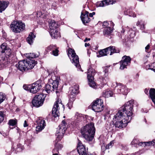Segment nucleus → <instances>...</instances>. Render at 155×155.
<instances>
[{"label":"nucleus","instance_id":"nucleus-1","mask_svg":"<svg viewBox=\"0 0 155 155\" xmlns=\"http://www.w3.org/2000/svg\"><path fill=\"white\" fill-rule=\"evenodd\" d=\"M134 102V100H131L119 108L113 120V124L116 127L120 128L125 127L130 122L132 119Z\"/></svg>","mask_w":155,"mask_h":155},{"label":"nucleus","instance_id":"nucleus-2","mask_svg":"<svg viewBox=\"0 0 155 155\" xmlns=\"http://www.w3.org/2000/svg\"><path fill=\"white\" fill-rule=\"evenodd\" d=\"M81 133L83 137L88 141L93 140L95 132V128L93 123L88 124L81 129Z\"/></svg>","mask_w":155,"mask_h":155},{"label":"nucleus","instance_id":"nucleus-3","mask_svg":"<svg viewBox=\"0 0 155 155\" xmlns=\"http://www.w3.org/2000/svg\"><path fill=\"white\" fill-rule=\"evenodd\" d=\"M11 55V50L7 46V44H2L0 46V59L2 61L3 64H6L10 63Z\"/></svg>","mask_w":155,"mask_h":155},{"label":"nucleus","instance_id":"nucleus-4","mask_svg":"<svg viewBox=\"0 0 155 155\" xmlns=\"http://www.w3.org/2000/svg\"><path fill=\"white\" fill-rule=\"evenodd\" d=\"M37 62L34 60L28 59L19 61L16 65L20 71H26L33 68Z\"/></svg>","mask_w":155,"mask_h":155},{"label":"nucleus","instance_id":"nucleus-5","mask_svg":"<svg viewBox=\"0 0 155 155\" xmlns=\"http://www.w3.org/2000/svg\"><path fill=\"white\" fill-rule=\"evenodd\" d=\"M68 55L69 57H71L72 58L71 61L72 63L75 65L78 70L83 71L79 64L78 57L76 54L74 50L71 48H69L68 51Z\"/></svg>","mask_w":155,"mask_h":155},{"label":"nucleus","instance_id":"nucleus-6","mask_svg":"<svg viewBox=\"0 0 155 155\" xmlns=\"http://www.w3.org/2000/svg\"><path fill=\"white\" fill-rule=\"evenodd\" d=\"M10 28L14 32L18 33L25 29V25L21 21H14L10 25Z\"/></svg>","mask_w":155,"mask_h":155},{"label":"nucleus","instance_id":"nucleus-7","mask_svg":"<svg viewBox=\"0 0 155 155\" xmlns=\"http://www.w3.org/2000/svg\"><path fill=\"white\" fill-rule=\"evenodd\" d=\"M67 124L64 120H63L61 124L59 125L56 133L57 140H60L63 137L65 131L67 129Z\"/></svg>","mask_w":155,"mask_h":155},{"label":"nucleus","instance_id":"nucleus-8","mask_svg":"<svg viewBox=\"0 0 155 155\" xmlns=\"http://www.w3.org/2000/svg\"><path fill=\"white\" fill-rule=\"evenodd\" d=\"M46 94L42 93L35 96L32 101V104L34 106L39 107L43 103Z\"/></svg>","mask_w":155,"mask_h":155},{"label":"nucleus","instance_id":"nucleus-9","mask_svg":"<svg viewBox=\"0 0 155 155\" xmlns=\"http://www.w3.org/2000/svg\"><path fill=\"white\" fill-rule=\"evenodd\" d=\"M62 106L64 109V106L62 105L61 99H58L55 102L52 110V114L55 117H58L60 113L59 111L60 107Z\"/></svg>","mask_w":155,"mask_h":155},{"label":"nucleus","instance_id":"nucleus-10","mask_svg":"<svg viewBox=\"0 0 155 155\" xmlns=\"http://www.w3.org/2000/svg\"><path fill=\"white\" fill-rule=\"evenodd\" d=\"M103 101L101 99H97L94 101L92 105V110L97 112L102 111L103 109Z\"/></svg>","mask_w":155,"mask_h":155},{"label":"nucleus","instance_id":"nucleus-11","mask_svg":"<svg viewBox=\"0 0 155 155\" xmlns=\"http://www.w3.org/2000/svg\"><path fill=\"white\" fill-rule=\"evenodd\" d=\"M43 83V81L41 79H39L37 81L31 84L30 86V92L33 94H35L40 90L41 88V85Z\"/></svg>","mask_w":155,"mask_h":155},{"label":"nucleus","instance_id":"nucleus-12","mask_svg":"<svg viewBox=\"0 0 155 155\" xmlns=\"http://www.w3.org/2000/svg\"><path fill=\"white\" fill-rule=\"evenodd\" d=\"M131 60V58L129 56H124L120 63V69L123 70L125 68H127V66L130 64Z\"/></svg>","mask_w":155,"mask_h":155},{"label":"nucleus","instance_id":"nucleus-13","mask_svg":"<svg viewBox=\"0 0 155 155\" xmlns=\"http://www.w3.org/2000/svg\"><path fill=\"white\" fill-rule=\"evenodd\" d=\"M115 90L117 93L121 94L124 95H126L128 92L127 87L120 83L118 84L116 86Z\"/></svg>","mask_w":155,"mask_h":155},{"label":"nucleus","instance_id":"nucleus-14","mask_svg":"<svg viewBox=\"0 0 155 155\" xmlns=\"http://www.w3.org/2000/svg\"><path fill=\"white\" fill-rule=\"evenodd\" d=\"M84 118H86L87 119L90 120V119L92 120L91 117L83 115L81 114H79L78 113H76L74 116V122L76 124H78L79 123L84 121Z\"/></svg>","mask_w":155,"mask_h":155},{"label":"nucleus","instance_id":"nucleus-15","mask_svg":"<svg viewBox=\"0 0 155 155\" xmlns=\"http://www.w3.org/2000/svg\"><path fill=\"white\" fill-rule=\"evenodd\" d=\"M77 150L79 155H87V150L85 146L79 140L77 145Z\"/></svg>","mask_w":155,"mask_h":155},{"label":"nucleus","instance_id":"nucleus-16","mask_svg":"<svg viewBox=\"0 0 155 155\" xmlns=\"http://www.w3.org/2000/svg\"><path fill=\"white\" fill-rule=\"evenodd\" d=\"M37 122V126L36 127V130L39 132L44 128L46 126L45 122V120L41 118H40L38 120Z\"/></svg>","mask_w":155,"mask_h":155},{"label":"nucleus","instance_id":"nucleus-17","mask_svg":"<svg viewBox=\"0 0 155 155\" xmlns=\"http://www.w3.org/2000/svg\"><path fill=\"white\" fill-rule=\"evenodd\" d=\"M88 12L85 10L82 11L81 18V20L84 24L87 23L91 21L88 16Z\"/></svg>","mask_w":155,"mask_h":155},{"label":"nucleus","instance_id":"nucleus-18","mask_svg":"<svg viewBox=\"0 0 155 155\" xmlns=\"http://www.w3.org/2000/svg\"><path fill=\"white\" fill-rule=\"evenodd\" d=\"M53 78L54 79L53 80L51 78L49 80V81L51 82H51H52L51 84L52 87L54 89V90H56L58 87L59 80H60V78H58L57 79L56 78Z\"/></svg>","mask_w":155,"mask_h":155},{"label":"nucleus","instance_id":"nucleus-19","mask_svg":"<svg viewBox=\"0 0 155 155\" xmlns=\"http://www.w3.org/2000/svg\"><path fill=\"white\" fill-rule=\"evenodd\" d=\"M35 37V35L32 32H31L26 39L27 42L30 45H31L33 43Z\"/></svg>","mask_w":155,"mask_h":155},{"label":"nucleus","instance_id":"nucleus-20","mask_svg":"<svg viewBox=\"0 0 155 155\" xmlns=\"http://www.w3.org/2000/svg\"><path fill=\"white\" fill-rule=\"evenodd\" d=\"M49 33L52 38H57L58 37H60V33L57 29L50 31Z\"/></svg>","mask_w":155,"mask_h":155},{"label":"nucleus","instance_id":"nucleus-21","mask_svg":"<svg viewBox=\"0 0 155 155\" xmlns=\"http://www.w3.org/2000/svg\"><path fill=\"white\" fill-rule=\"evenodd\" d=\"M8 2L2 1L0 2V12H2L4 11L8 5Z\"/></svg>","mask_w":155,"mask_h":155},{"label":"nucleus","instance_id":"nucleus-22","mask_svg":"<svg viewBox=\"0 0 155 155\" xmlns=\"http://www.w3.org/2000/svg\"><path fill=\"white\" fill-rule=\"evenodd\" d=\"M49 25L50 31L56 30L58 26V24L53 20L51 21Z\"/></svg>","mask_w":155,"mask_h":155},{"label":"nucleus","instance_id":"nucleus-23","mask_svg":"<svg viewBox=\"0 0 155 155\" xmlns=\"http://www.w3.org/2000/svg\"><path fill=\"white\" fill-rule=\"evenodd\" d=\"M113 0H104L101 2L99 6L100 7H104L113 4Z\"/></svg>","mask_w":155,"mask_h":155},{"label":"nucleus","instance_id":"nucleus-24","mask_svg":"<svg viewBox=\"0 0 155 155\" xmlns=\"http://www.w3.org/2000/svg\"><path fill=\"white\" fill-rule=\"evenodd\" d=\"M107 49L108 52L110 51V55H112L113 54L115 53H119L120 51V50L117 49L115 47L113 46H110Z\"/></svg>","mask_w":155,"mask_h":155},{"label":"nucleus","instance_id":"nucleus-25","mask_svg":"<svg viewBox=\"0 0 155 155\" xmlns=\"http://www.w3.org/2000/svg\"><path fill=\"white\" fill-rule=\"evenodd\" d=\"M150 97L153 102L155 106V89L151 88L149 91Z\"/></svg>","mask_w":155,"mask_h":155},{"label":"nucleus","instance_id":"nucleus-26","mask_svg":"<svg viewBox=\"0 0 155 155\" xmlns=\"http://www.w3.org/2000/svg\"><path fill=\"white\" fill-rule=\"evenodd\" d=\"M109 53V52H108L107 48L101 50L99 52V54L97 55L98 57H100L102 56L107 55Z\"/></svg>","mask_w":155,"mask_h":155},{"label":"nucleus","instance_id":"nucleus-27","mask_svg":"<svg viewBox=\"0 0 155 155\" xmlns=\"http://www.w3.org/2000/svg\"><path fill=\"white\" fill-rule=\"evenodd\" d=\"M95 74V70L91 68H89L88 70L87 78H94Z\"/></svg>","mask_w":155,"mask_h":155},{"label":"nucleus","instance_id":"nucleus-28","mask_svg":"<svg viewBox=\"0 0 155 155\" xmlns=\"http://www.w3.org/2000/svg\"><path fill=\"white\" fill-rule=\"evenodd\" d=\"M155 143V140H153L152 141L140 142L139 143V145L142 146H149L150 145L153 146Z\"/></svg>","mask_w":155,"mask_h":155},{"label":"nucleus","instance_id":"nucleus-29","mask_svg":"<svg viewBox=\"0 0 155 155\" xmlns=\"http://www.w3.org/2000/svg\"><path fill=\"white\" fill-rule=\"evenodd\" d=\"M88 84L90 86L94 88L97 87L96 83L94 81V78H88Z\"/></svg>","mask_w":155,"mask_h":155},{"label":"nucleus","instance_id":"nucleus-30","mask_svg":"<svg viewBox=\"0 0 155 155\" xmlns=\"http://www.w3.org/2000/svg\"><path fill=\"white\" fill-rule=\"evenodd\" d=\"M40 55V53L39 52H38L35 53H30L26 54V56L27 58H34L36 57H37Z\"/></svg>","mask_w":155,"mask_h":155},{"label":"nucleus","instance_id":"nucleus-31","mask_svg":"<svg viewBox=\"0 0 155 155\" xmlns=\"http://www.w3.org/2000/svg\"><path fill=\"white\" fill-rule=\"evenodd\" d=\"M54 89L52 87V85L50 84H47L46 86L45 90H44L43 91V93L45 91L46 92L48 93H50L52 91H54Z\"/></svg>","mask_w":155,"mask_h":155},{"label":"nucleus","instance_id":"nucleus-32","mask_svg":"<svg viewBox=\"0 0 155 155\" xmlns=\"http://www.w3.org/2000/svg\"><path fill=\"white\" fill-rule=\"evenodd\" d=\"M112 30L110 27L105 28L103 31L104 35L105 36H107L110 35L112 32Z\"/></svg>","mask_w":155,"mask_h":155},{"label":"nucleus","instance_id":"nucleus-33","mask_svg":"<svg viewBox=\"0 0 155 155\" xmlns=\"http://www.w3.org/2000/svg\"><path fill=\"white\" fill-rule=\"evenodd\" d=\"M103 96L105 97H108L112 96L113 92L110 90H107L103 92Z\"/></svg>","mask_w":155,"mask_h":155},{"label":"nucleus","instance_id":"nucleus-34","mask_svg":"<svg viewBox=\"0 0 155 155\" xmlns=\"http://www.w3.org/2000/svg\"><path fill=\"white\" fill-rule=\"evenodd\" d=\"M71 91L70 92L71 94H76L78 92V85H75L72 87Z\"/></svg>","mask_w":155,"mask_h":155},{"label":"nucleus","instance_id":"nucleus-35","mask_svg":"<svg viewBox=\"0 0 155 155\" xmlns=\"http://www.w3.org/2000/svg\"><path fill=\"white\" fill-rule=\"evenodd\" d=\"M129 12H127V11H124V13L125 15H128L130 16H132L133 17H136V15L132 11V10H128Z\"/></svg>","mask_w":155,"mask_h":155},{"label":"nucleus","instance_id":"nucleus-36","mask_svg":"<svg viewBox=\"0 0 155 155\" xmlns=\"http://www.w3.org/2000/svg\"><path fill=\"white\" fill-rule=\"evenodd\" d=\"M128 34L129 35V39L134 38L135 36V31L132 29L129 30L128 32Z\"/></svg>","mask_w":155,"mask_h":155},{"label":"nucleus","instance_id":"nucleus-37","mask_svg":"<svg viewBox=\"0 0 155 155\" xmlns=\"http://www.w3.org/2000/svg\"><path fill=\"white\" fill-rule=\"evenodd\" d=\"M5 100H7L6 95L3 93L0 92V104Z\"/></svg>","mask_w":155,"mask_h":155},{"label":"nucleus","instance_id":"nucleus-38","mask_svg":"<svg viewBox=\"0 0 155 155\" xmlns=\"http://www.w3.org/2000/svg\"><path fill=\"white\" fill-rule=\"evenodd\" d=\"M45 73L46 75V77H49L52 78L54 77V73L49 71H46Z\"/></svg>","mask_w":155,"mask_h":155},{"label":"nucleus","instance_id":"nucleus-39","mask_svg":"<svg viewBox=\"0 0 155 155\" xmlns=\"http://www.w3.org/2000/svg\"><path fill=\"white\" fill-rule=\"evenodd\" d=\"M137 25L140 26L141 30H143L145 28L144 22L142 20L138 21L137 23Z\"/></svg>","mask_w":155,"mask_h":155},{"label":"nucleus","instance_id":"nucleus-40","mask_svg":"<svg viewBox=\"0 0 155 155\" xmlns=\"http://www.w3.org/2000/svg\"><path fill=\"white\" fill-rule=\"evenodd\" d=\"M17 123V120L13 119L10 120L8 123V124L10 126H14Z\"/></svg>","mask_w":155,"mask_h":155},{"label":"nucleus","instance_id":"nucleus-41","mask_svg":"<svg viewBox=\"0 0 155 155\" xmlns=\"http://www.w3.org/2000/svg\"><path fill=\"white\" fill-rule=\"evenodd\" d=\"M56 46L53 45H51L47 48V49L48 51H49L51 50H52L53 51L55 49H56Z\"/></svg>","mask_w":155,"mask_h":155},{"label":"nucleus","instance_id":"nucleus-42","mask_svg":"<svg viewBox=\"0 0 155 155\" xmlns=\"http://www.w3.org/2000/svg\"><path fill=\"white\" fill-rule=\"evenodd\" d=\"M55 147L58 149V150H59L61 149L63 147V146L62 144L56 143L55 144Z\"/></svg>","mask_w":155,"mask_h":155},{"label":"nucleus","instance_id":"nucleus-43","mask_svg":"<svg viewBox=\"0 0 155 155\" xmlns=\"http://www.w3.org/2000/svg\"><path fill=\"white\" fill-rule=\"evenodd\" d=\"M4 114L2 111H0V123L2 122L4 120Z\"/></svg>","mask_w":155,"mask_h":155},{"label":"nucleus","instance_id":"nucleus-44","mask_svg":"<svg viewBox=\"0 0 155 155\" xmlns=\"http://www.w3.org/2000/svg\"><path fill=\"white\" fill-rule=\"evenodd\" d=\"M114 144V142L113 141H112L108 143L107 145L105 147V148L106 149H109L110 148L112 147V146H113Z\"/></svg>","mask_w":155,"mask_h":155},{"label":"nucleus","instance_id":"nucleus-45","mask_svg":"<svg viewBox=\"0 0 155 155\" xmlns=\"http://www.w3.org/2000/svg\"><path fill=\"white\" fill-rule=\"evenodd\" d=\"M75 94H71L70 93L69 95V100L71 101H74L75 99Z\"/></svg>","mask_w":155,"mask_h":155},{"label":"nucleus","instance_id":"nucleus-46","mask_svg":"<svg viewBox=\"0 0 155 155\" xmlns=\"http://www.w3.org/2000/svg\"><path fill=\"white\" fill-rule=\"evenodd\" d=\"M108 68L107 67H105L104 68V76L103 78L106 77L108 76L107 72L108 71Z\"/></svg>","mask_w":155,"mask_h":155},{"label":"nucleus","instance_id":"nucleus-47","mask_svg":"<svg viewBox=\"0 0 155 155\" xmlns=\"http://www.w3.org/2000/svg\"><path fill=\"white\" fill-rule=\"evenodd\" d=\"M73 101H71L70 100H69V102L68 104L67 105V106L68 107V108L70 109L72 107L73 104Z\"/></svg>","mask_w":155,"mask_h":155},{"label":"nucleus","instance_id":"nucleus-48","mask_svg":"<svg viewBox=\"0 0 155 155\" xmlns=\"http://www.w3.org/2000/svg\"><path fill=\"white\" fill-rule=\"evenodd\" d=\"M150 68L149 69L153 70L155 72V62L153 63L149 66Z\"/></svg>","mask_w":155,"mask_h":155},{"label":"nucleus","instance_id":"nucleus-49","mask_svg":"<svg viewBox=\"0 0 155 155\" xmlns=\"http://www.w3.org/2000/svg\"><path fill=\"white\" fill-rule=\"evenodd\" d=\"M58 52L59 51L56 47V49H55L52 51L53 54L55 56H58Z\"/></svg>","mask_w":155,"mask_h":155},{"label":"nucleus","instance_id":"nucleus-50","mask_svg":"<svg viewBox=\"0 0 155 155\" xmlns=\"http://www.w3.org/2000/svg\"><path fill=\"white\" fill-rule=\"evenodd\" d=\"M31 85H24L23 86V88L26 91H30V86Z\"/></svg>","mask_w":155,"mask_h":155},{"label":"nucleus","instance_id":"nucleus-51","mask_svg":"<svg viewBox=\"0 0 155 155\" xmlns=\"http://www.w3.org/2000/svg\"><path fill=\"white\" fill-rule=\"evenodd\" d=\"M18 4L20 6H23L25 4V0H19Z\"/></svg>","mask_w":155,"mask_h":155},{"label":"nucleus","instance_id":"nucleus-52","mask_svg":"<svg viewBox=\"0 0 155 155\" xmlns=\"http://www.w3.org/2000/svg\"><path fill=\"white\" fill-rule=\"evenodd\" d=\"M150 45L149 44H148L145 48V51L147 53H149L151 51L150 49Z\"/></svg>","mask_w":155,"mask_h":155},{"label":"nucleus","instance_id":"nucleus-53","mask_svg":"<svg viewBox=\"0 0 155 155\" xmlns=\"http://www.w3.org/2000/svg\"><path fill=\"white\" fill-rule=\"evenodd\" d=\"M17 147L16 148H17V149H18L19 151L22 150L24 148L23 146H21V145L20 144H18L17 145Z\"/></svg>","mask_w":155,"mask_h":155},{"label":"nucleus","instance_id":"nucleus-54","mask_svg":"<svg viewBox=\"0 0 155 155\" xmlns=\"http://www.w3.org/2000/svg\"><path fill=\"white\" fill-rule=\"evenodd\" d=\"M101 79V81H102V82L100 83L101 84V86H103L104 84H105L106 83V81L105 79V78H100Z\"/></svg>","mask_w":155,"mask_h":155},{"label":"nucleus","instance_id":"nucleus-55","mask_svg":"<svg viewBox=\"0 0 155 155\" xmlns=\"http://www.w3.org/2000/svg\"><path fill=\"white\" fill-rule=\"evenodd\" d=\"M52 8L54 9H56L57 8L56 3L55 2H53L52 4L51 5Z\"/></svg>","mask_w":155,"mask_h":155},{"label":"nucleus","instance_id":"nucleus-56","mask_svg":"<svg viewBox=\"0 0 155 155\" xmlns=\"http://www.w3.org/2000/svg\"><path fill=\"white\" fill-rule=\"evenodd\" d=\"M59 150H58L57 148H56L55 147L54 149L53 150L52 152L53 153H58Z\"/></svg>","mask_w":155,"mask_h":155},{"label":"nucleus","instance_id":"nucleus-57","mask_svg":"<svg viewBox=\"0 0 155 155\" xmlns=\"http://www.w3.org/2000/svg\"><path fill=\"white\" fill-rule=\"evenodd\" d=\"M95 13L94 12H93L92 13H90L89 15V17H92L95 14Z\"/></svg>","mask_w":155,"mask_h":155},{"label":"nucleus","instance_id":"nucleus-58","mask_svg":"<svg viewBox=\"0 0 155 155\" xmlns=\"http://www.w3.org/2000/svg\"><path fill=\"white\" fill-rule=\"evenodd\" d=\"M28 126V125L27 124V122L26 120H25L24 122V126L25 127H26Z\"/></svg>","mask_w":155,"mask_h":155},{"label":"nucleus","instance_id":"nucleus-59","mask_svg":"<svg viewBox=\"0 0 155 155\" xmlns=\"http://www.w3.org/2000/svg\"><path fill=\"white\" fill-rule=\"evenodd\" d=\"M144 92L146 94H147L148 92V90L147 89H145L144 90Z\"/></svg>","mask_w":155,"mask_h":155},{"label":"nucleus","instance_id":"nucleus-60","mask_svg":"<svg viewBox=\"0 0 155 155\" xmlns=\"http://www.w3.org/2000/svg\"><path fill=\"white\" fill-rule=\"evenodd\" d=\"M109 22H110L111 26L113 27L114 25V24L111 21H110Z\"/></svg>","mask_w":155,"mask_h":155},{"label":"nucleus","instance_id":"nucleus-61","mask_svg":"<svg viewBox=\"0 0 155 155\" xmlns=\"http://www.w3.org/2000/svg\"><path fill=\"white\" fill-rule=\"evenodd\" d=\"M90 38H86L84 40V42H86L87 41H90Z\"/></svg>","mask_w":155,"mask_h":155},{"label":"nucleus","instance_id":"nucleus-62","mask_svg":"<svg viewBox=\"0 0 155 155\" xmlns=\"http://www.w3.org/2000/svg\"><path fill=\"white\" fill-rule=\"evenodd\" d=\"M90 45V44L89 43H85V47H87V46H89Z\"/></svg>","mask_w":155,"mask_h":155},{"label":"nucleus","instance_id":"nucleus-63","mask_svg":"<svg viewBox=\"0 0 155 155\" xmlns=\"http://www.w3.org/2000/svg\"><path fill=\"white\" fill-rule=\"evenodd\" d=\"M125 29H124V28H123L122 29V30L121 31V33H124L125 32Z\"/></svg>","mask_w":155,"mask_h":155},{"label":"nucleus","instance_id":"nucleus-64","mask_svg":"<svg viewBox=\"0 0 155 155\" xmlns=\"http://www.w3.org/2000/svg\"><path fill=\"white\" fill-rule=\"evenodd\" d=\"M128 10H131L130 9H127L126 8L125 9V10L124 11H127V12H129V11H128Z\"/></svg>","mask_w":155,"mask_h":155}]
</instances>
